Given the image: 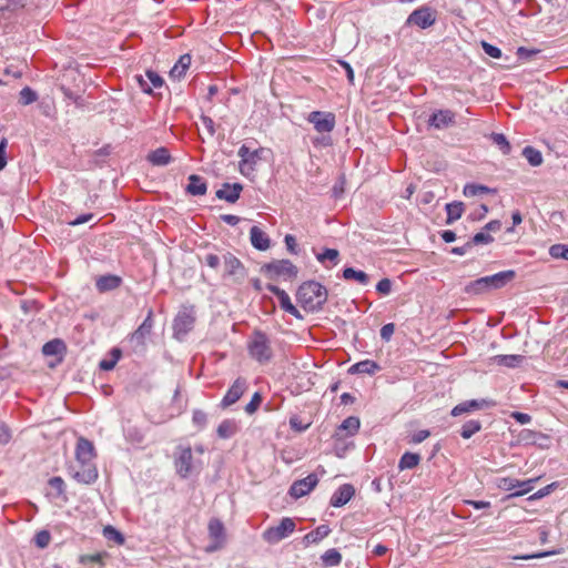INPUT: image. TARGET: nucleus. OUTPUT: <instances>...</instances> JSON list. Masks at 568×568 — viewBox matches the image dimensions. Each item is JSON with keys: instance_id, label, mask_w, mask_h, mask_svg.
<instances>
[{"instance_id": "f257e3e1", "label": "nucleus", "mask_w": 568, "mask_h": 568, "mask_svg": "<svg viewBox=\"0 0 568 568\" xmlns=\"http://www.w3.org/2000/svg\"><path fill=\"white\" fill-rule=\"evenodd\" d=\"M97 452L91 440L79 437L75 446V465L69 467L70 476L82 485H91L99 477L94 463Z\"/></svg>"}, {"instance_id": "f03ea898", "label": "nucleus", "mask_w": 568, "mask_h": 568, "mask_svg": "<svg viewBox=\"0 0 568 568\" xmlns=\"http://www.w3.org/2000/svg\"><path fill=\"white\" fill-rule=\"evenodd\" d=\"M296 300L308 312L322 310L327 301V290L316 281H307L300 285Z\"/></svg>"}, {"instance_id": "7ed1b4c3", "label": "nucleus", "mask_w": 568, "mask_h": 568, "mask_svg": "<svg viewBox=\"0 0 568 568\" xmlns=\"http://www.w3.org/2000/svg\"><path fill=\"white\" fill-rule=\"evenodd\" d=\"M246 348L250 357L258 364H267L274 356L270 337L260 329H255L250 335Z\"/></svg>"}, {"instance_id": "20e7f679", "label": "nucleus", "mask_w": 568, "mask_h": 568, "mask_svg": "<svg viewBox=\"0 0 568 568\" xmlns=\"http://www.w3.org/2000/svg\"><path fill=\"white\" fill-rule=\"evenodd\" d=\"M539 480V478H530V479H527V480H519V479H516V478H510V477H503V478H498L497 479V487L501 490H505V491H511V490H515V489H518L516 491H514L513 494H510L508 496V498H511V497H519V496H523L525 494H528L529 491H531L534 489V485Z\"/></svg>"}, {"instance_id": "39448f33", "label": "nucleus", "mask_w": 568, "mask_h": 568, "mask_svg": "<svg viewBox=\"0 0 568 568\" xmlns=\"http://www.w3.org/2000/svg\"><path fill=\"white\" fill-rule=\"evenodd\" d=\"M195 323V315L192 307H184L179 311L173 321V335L182 341L192 329Z\"/></svg>"}, {"instance_id": "423d86ee", "label": "nucleus", "mask_w": 568, "mask_h": 568, "mask_svg": "<svg viewBox=\"0 0 568 568\" xmlns=\"http://www.w3.org/2000/svg\"><path fill=\"white\" fill-rule=\"evenodd\" d=\"M295 521L292 518L284 517L277 526L264 530L263 539L271 545H275L288 537L295 530Z\"/></svg>"}, {"instance_id": "0eeeda50", "label": "nucleus", "mask_w": 568, "mask_h": 568, "mask_svg": "<svg viewBox=\"0 0 568 568\" xmlns=\"http://www.w3.org/2000/svg\"><path fill=\"white\" fill-rule=\"evenodd\" d=\"M270 278L283 276L285 278H294L297 276L298 268L290 260L272 261L262 266Z\"/></svg>"}, {"instance_id": "6e6552de", "label": "nucleus", "mask_w": 568, "mask_h": 568, "mask_svg": "<svg viewBox=\"0 0 568 568\" xmlns=\"http://www.w3.org/2000/svg\"><path fill=\"white\" fill-rule=\"evenodd\" d=\"M436 22V10L429 6H422L415 9L406 19V26H416L420 29H427Z\"/></svg>"}, {"instance_id": "1a4fd4ad", "label": "nucleus", "mask_w": 568, "mask_h": 568, "mask_svg": "<svg viewBox=\"0 0 568 568\" xmlns=\"http://www.w3.org/2000/svg\"><path fill=\"white\" fill-rule=\"evenodd\" d=\"M153 325V311L149 310L142 324L130 336V342L132 343L135 352L144 349L146 338L150 337Z\"/></svg>"}, {"instance_id": "9d476101", "label": "nucleus", "mask_w": 568, "mask_h": 568, "mask_svg": "<svg viewBox=\"0 0 568 568\" xmlns=\"http://www.w3.org/2000/svg\"><path fill=\"white\" fill-rule=\"evenodd\" d=\"M307 121L320 133H329L335 128V115L332 112L313 111L308 114Z\"/></svg>"}, {"instance_id": "9b49d317", "label": "nucleus", "mask_w": 568, "mask_h": 568, "mask_svg": "<svg viewBox=\"0 0 568 568\" xmlns=\"http://www.w3.org/2000/svg\"><path fill=\"white\" fill-rule=\"evenodd\" d=\"M262 152H263L262 148L251 152L248 146H246L245 144H243L239 149L237 154L241 158V161H240V172L243 175H247L248 174L247 170L248 171H253L254 170V165L261 159Z\"/></svg>"}, {"instance_id": "f8f14e48", "label": "nucleus", "mask_w": 568, "mask_h": 568, "mask_svg": "<svg viewBox=\"0 0 568 568\" xmlns=\"http://www.w3.org/2000/svg\"><path fill=\"white\" fill-rule=\"evenodd\" d=\"M247 389V382L244 377H237L231 387L227 389L223 399L221 400L220 406L222 408H227L231 405L235 404Z\"/></svg>"}, {"instance_id": "ddd939ff", "label": "nucleus", "mask_w": 568, "mask_h": 568, "mask_svg": "<svg viewBox=\"0 0 568 568\" xmlns=\"http://www.w3.org/2000/svg\"><path fill=\"white\" fill-rule=\"evenodd\" d=\"M495 406H496V402L493 399H486V398L470 399V400H466V402H463V403L456 405L452 409L450 414H452V416H459L462 414L469 413L473 410H479V409L490 408V407H495Z\"/></svg>"}, {"instance_id": "4468645a", "label": "nucleus", "mask_w": 568, "mask_h": 568, "mask_svg": "<svg viewBox=\"0 0 568 568\" xmlns=\"http://www.w3.org/2000/svg\"><path fill=\"white\" fill-rule=\"evenodd\" d=\"M193 454L190 447L182 448L175 457L174 466L176 474L182 478H187L193 470Z\"/></svg>"}, {"instance_id": "2eb2a0df", "label": "nucleus", "mask_w": 568, "mask_h": 568, "mask_svg": "<svg viewBox=\"0 0 568 568\" xmlns=\"http://www.w3.org/2000/svg\"><path fill=\"white\" fill-rule=\"evenodd\" d=\"M317 483L318 478L316 474H310L305 478L296 480L292 484L290 488V495L295 499L301 498L313 490Z\"/></svg>"}, {"instance_id": "dca6fc26", "label": "nucleus", "mask_w": 568, "mask_h": 568, "mask_svg": "<svg viewBox=\"0 0 568 568\" xmlns=\"http://www.w3.org/2000/svg\"><path fill=\"white\" fill-rule=\"evenodd\" d=\"M266 290L270 291L271 293H273L278 298L280 306L282 310H284L286 313L291 314L295 318H298V320L303 318L302 314L292 304L288 294L284 290H282L278 286L273 285V284H267Z\"/></svg>"}, {"instance_id": "f3484780", "label": "nucleus", "mask_w": 568, "mask_h": 568, "mask_svg": "<svg viewBox=\"0 0 568 568\" xmlns=\"http://www.w3.org/2000/svg\"><path fill=\"white\" fill-rule=\"evenodd\" d=\"M209 535L213 544L207 547V551H214L222 547L225 539V529L223 523L217 518H212L209 523Z\"/></svg>"}, {"instance_id": "a211bd4d", "label": "nucleus", "mask_w": 568, "mask_h": 568, "mask_svg": "<svg viewBox=\"0 0 568 568\" xmlns=\"http://www.w3.org/2000/svg\"><path fill=\"white\" fill-rule=\"evenodd\" d=\"M455 123V113L448 109L434 112L428 124L435 129H446Z\"/></svg>"}, {"instance_id": "6ab92c4d", "label": "nucleus", "mask_w": 568, "mask_h": 568, "mask_svg": "<svg viewBox=\"0 0 568 568\" xmlns=\"http://www.w3.org/2000/svg\"><path fill=\"white\" fill-rule=\"evenodd\" d=\"M355 495V488L351 484L339 486L331 497L329 504L333 507H342L346 505Z\"/></svg>"}, {"instance_id": "aec40b11", "label": "nucleus", "mask_w": 568, "mask_h": 568, "mask_svg": "<svg viewBox=\"0 0 568 568\" xmlns=\"http://www.w3.org/2000/svg\"><path fill=\"white\" fill-rule=\"evenodd\" d=\"M146 80L142 75H138L136 79L144 93L151 94L153 88H161L164 83L162 77L155 71L148 70L145 72Z\"/></svg>"}, {"instance_id": "412c9836", "label": "nucleus", "mask_w": 568, "mask_h": 568, "mask_svg": "<svg viewBox=\"0 0 568 568\" xmlns=\"http://www.w3.org/2000/svg\"><path fill=\"white\" fill-rule=\"evenodd\" d=\"M242 190L243 185L241 183H224L222 189L216 191L215 195L220 200L235 203L240 199Z\"/></svg>"}, {"instance_id": "4be33fe9", "label": "nucleus", "mask_w": 568, "mask_h": 568, "mask_svg": "<svg viewBox=\"0 0 568 568\" xmlns=\"http://www.w3.org/2000/svg\"><path fill=\"white\" fill-rule=\"evenodd\" d=\"M515 276V271L507 270L485 277L487 278V286L490 291L504 287L507 283L513 281Z\"/></svg>"}, {"instance_id": "5701e85b", "label": "nucleus", "mask_w": 568, "mask_h": 568, "mask_svg": "<svg viewBox=\"0 0 568 568\" xmlns=\"http://www.w3.org/2000/svg\"><path fill=\"white\" fill-rule=\"evenodd\" d=\"M67 352V346L62 339L54 338L52 341L47 342L42 346V353L45 356H57L58 362H62L63 355Z\"/></svg>"}, {"instance_id": "b1692460", "label": "nucleus", "mask_w": 568, "mask_h": 568, "mask_svg": "<svg viewBox=\"0 0 568 568\" xmlns=\"http://www.w3.org/2000/svg\"><path fill=\"white\" fill-rule=\"evenodd\" d=\"M250 239L252 245L258 251H266L270 247L268 235L258 226L251 227Z\"/></svg>"}, {"instance_id": "393cba45", "label": "nucleus", "mask_w": 568, "mask_h": 568, "mask_svg": "<svg viewBox=\"0 0 568 568\" xmlns=\"http://www.w3.org/2000/svg\"><path fill=\"white\" fill-rule=\"evenodd\" d=\"M189 184L186 186L187 193L191 195L197 196V195H204L207 191V184L205 180L196 174H191L189 176Z\"/></svg>"}, {"instance_id": "a878e982", "label": "nucleus", "mask_w": 568, "mask_h": 568, "mask_svg": "<svg viewBox=\"0 0 568 568\" xmlns=\"http://www.w3.org/2000/svg\"><path fill=\"white\" fill-rule=\"evenodd\" d=\"M381 371V366L371 359L361 361L354 365H352L348 369L351 374H368L374 375Z\"/></svg>"}, {"instance_id": "bb28decb", "label": "nucleus", "mask_w": 568, "mask_h": 568, "mask_svg": "<svg viewBox=\"0 0 568 568\" xmlns=\"http://www.w3.org/2000/svg\"><path fill=\"white\" fill-rule=\"evenodd\" d=\"M121 277L108 274L100 276L95 282V286L99 292H108L118 288L121 285Z\"/></svg>"}, {"instance_id": "cd10ccee", "label": "nucleus", "mask_w": 568, "mask_h": 568, "mask_svg": "<svg viewBox=\"0 0 568 568\" xmlns=\"http://www.w3.org/2000/svg\"><path fill=\"white\" fill-rule=\"evenodd\" d=\"M316 258L321 264L329 268L339 262V252L336 248H325L322 253L316 254Z\"/></svg>"}, {"instance_id": "c85d7f7f", "label": "nucleus", "mask_w": 568, "mask_h": 568, "mask_svg": "<svg viewBox=\"0 0 568 568\" xmlns=\"http://www.w3.org/2000/svg\"><path fill=\"white\" fill-rule=\"evenodd\" d=\"M329 532H331V529L327 525H321L317 528H315L314 530L306 534L303 538V541H304L305 546H308L311 544H317L322 539L327 537Z\"/></svg>"}, {"instance_id": "c756f323", "label": "nucleus", "mask_w": 568, "mask_h": 568, "mask_svg": "<svg viewBox=\"0 0 568 568\" xmlns=\"http://www.w3.org/2000/svg\"><path fill=\"white\" fill-rule=\"evenodd\" d=\"M148 160L153 164L158 166H164L168 165L172 158L170 155V152L166 148H159L154 151H152L148 155Z\"/></svg>"}, {"instance_id": "7c9ffc66", "label": "nucleus", "mask_w": 568, "mask_h": 568, "mask_svg": "<svg viewBox=\"0 0 568 568\" xmlns=\"http://www.w3.org/2000/svg\"><path fill=\"white\" fill-rule=\"evenodd\" d=\"M191 64V55L190 54H183L180 57L178 62L173 65V68L170 71V77L172 79L180 80L186 72Z\"/></svg>"}, {"instance_id": "2f4dec72", "label": "nucleus", "mask_w": 568, "mask_h": 568, "mask_svg": "<svg viewBox=\"0 0 568 568\" xmlns=\"http://www.w3.org/2000/svg\"><path fill=\"white\" fill-rule=\"evenodd\" d=\"M343 278L346 281H355L361 285H367L369 283V275L363 271L355 270L353 267H345L343 270Z\"/></svg>"}, {"instance_id": "473e14b6", "label": "nucleus", "mask_w": 568, "mask_h": 568, "mask_svg": "<svg viewBox=\"0 0 568 568\" xmlns=\"http://www.w3.org/2000/svg\"><path fill=\"white\" fill-rule=\"evenodd\" d=\"M422 460V457L419 454L417 453H410V452H406L402 455V457L399 458V462H398V469L402 471V470H405V469H413L415 467L418 466V464L420 463Z\"/></svg>"}, {"instance_id": "72a5a7b5", "label": "nucleus", "mask_w": 568, "mask_h": 568, "mask_svg": "<svg viewBox=\"0 0 568 568\" xmlns=\"http://www.w3.org/2000/svg\"><path fill=\"white\" fill-rule=\"evenodd\" d=\"M445 209L447 212L446 224L450 225L455 221H457L458 219L462 217V215L464 213V203L454 201V202L447 203Z\"/></svg>"}, {"instance_id": "f704fd0d", "label": "nucleus", "mask_w": 568, "mask_h": 568, "mask_svg": "<svg viewBox=\"0 0 568 568\" xmlns=\"http://www.w3.org/2000/svg\"><path fill=\"white\" fill-rule=\"evenodd\" d=\"M237 430V423L234 419H225L219 425L216 433L220 438L226 439L234 436Z\"/></svg>"}, {"instance_id": "c9c22d12", "label": "nucleus", "mask_w": 568, "mask_h": 568, "mask_svg": "<svg viewBox=\"0 0 568 568\" xmlns=\"http://www.w3.org/2000/svg\"><path fill=\"white\" fill-rule=\"evenodd\" d=\"M361 426V422L358 417L349 416L342 422V424L337 428L336 435L338 436L341 432H346V436H354Z\"/></svg>"}, {"instance_id": "e433bc0d", "label": "nucleus", "mask_w": 568, "mask_h": 568, "mask_svg": "<svg viewBox=\"0 0 568 568\" xmlns=\"http://www.w3.org/2000/svg\"><path fill=\"white\" fill-rule=\"evenodd\" d=\"M223 260L225 273L227 275H236L241 270L244 268L242 262L231 253H226L223 256Z\"/></svg>"}, {"instance_id": "4c0bfd02", "label": "nucleus", "mask_w": 568, "mask_h": 568, "mask_svg": "<svg viewBox=\"0 0 568 568\" xmlns=\"http://www.w3.org/2000/svg\"><path fill=\"white\" fill-rule=\"evenodd\" d=\"M465 292L468 295H480V294L489 292L488 286H487V278L484 276V277L477 278V280L468 283L465 286Z\"/></svg>"}, {"instance_id": "58836bf2", "label": "nucleus", "mask_w": 568, "mask_h": 568, "mask_svg": "<svg viewBox=\"0 0 568 568\" xmlns=\"http://www.w3.org/2000/svg\"><path fill=\"white\" fill-rule=\"evenodd\" d=\"M523 355H497L494 357L495 363L507 367H517L524 361Z\"/></svg>"}, {"instance_id": "ea45409f", "label": "nucleus", "mask_w": 568, "mask_h": 568, "mask_svg": "<svg viewBox=\"0 0 568 568\" xmlns=\"http://www.w3.org/2000/svg\"><path fill=\"white\" fill-rule=\"evenodd\" d=\"M321 559L326 567H335L342 562V555L337 549L331 548L321 556Z\"/></svg>"}, {"instance_id": "a19ab883", "label": "nucleus", "mask_w": 568, "mask_h": 568, "mask_svg": "<svg viewBox=\"0 0 568 568\" xmlns=\"http://www.w3.org/2000/svg\"><path fill=\"white\" fill-rule=\"evenodd\" d=\"M523 155L531 166H539L542 163L541 152L530 145L524 148Z\"/></svg>"}, {"instance_id": "79ce46f5", "label": "nucleus", "mask_w": 568, "mask_h": 568, "mask_svg": "<svg viewBox=\"0 0 568 568\" xmlns=\"http://www.w3.org/2000/svg\"><path fill=\"white\" fill-rule=\"evenodd\" d=\"M121 358V351L119 348H112L109 358H104L100 362L99 367L102 371H111L114 368L119 359Z\"/></svg>"}, {"instance_id": "37998d69", "label": "nucleus", "mask_w": 568, "mask_h": 568, "mask_svg": "<svg viewBox=\"0 0 568 568\" xmlns=\"http://www.w3.org/2000/svg\"><path fill=\"white\" fill-rule=\"evenodd\" d=\"M480 429H481V423L476 419H470L462 426L460 436L464 439H468L474 434L478 433Z\"/></svg>"}, {"instance_id": "c03bdc74", "label": "nucleus", "mask_w": 568, "mask_h": 568, "mask_svg": "<svg viewBox=\"0 0 568 568\" xmlns=\"http://www.w3.org/2000/svg\"><path fill=\"white\" fill-rule=\"evenodd\" d=\"M491 190L481 184L468 183L464 186L463 193L465 196L473 197L481 194H488Z\"/></svg>"}, {"instance_id": "a18cd8bd", "label": "nucleus", "mask_w": 568, "mask_h": 568, "mask_svg": "<svg viewBox=\"0 0 568 568\" xmlns=\"http://www.w3.org/2000/svg\"><path fill=\"white\" fill-rule=\"evenodd\" d=\"M519 438H520V440L525 442L526 444H537L538 439H542V440L549 439L548 436H546L541 433L531 430V429H523L519 434Z\"/></svg>"}, {"instance_id": "49530a36", "label": "nucleus", "mask_w": 568, "mask_h": 568, "mask_svg": "<svg viewBox=\"0 0 568 568\" xmlns=\"http://www.w3.org/2000/svg\"><path fill=\"white\" fill-rule=\"evenodd\" d=\"M493 143L498 146L503 154H509L511 146L503 133H493L490 135Z\"/></svg>"}, {"instance_id": "de8ad7c7", "label": "nucleus", "mask_w": 568, "mask_h": 568, "mask_svg": "<svg viewBox=\"0 0 568 568\" xmlns=\"http://www.w3.org/2000/svg\"><path fill=\"white\" fill-rule=\"evenodd\" d=\"M38 100V94L29 87H24L19 93V102L22 105H29Z\"/></svg>"}, {"instance_id": "09e8293b", "label": "nucleus", "mask_w": 568, "mask_h": 568, "mask_svg": "<svg viewBox=\"0 0 568 568\" xmlns=\"http://www.w3.org/2000/svg\"><path fill=\"white\" fill-rule=\"evenodd\" d=\"M103 536L109 540V541H113L115 542L116 545H122L124 544V537L123 535L118 530L115 529L114 527L112 526H106L104 529H103Z\"/></svg>"}, {"instance_id": "8fccbe9b", "label": "nucleus", "mask_w": 568, "mask_h": 568, "mask_svg": "<svg viewBox=\"0 0 568 568\" xmlns=\"http://www.w3.org/2000/svg\"><path fill=\"white\" fill-rule=\"evenodd\" d=\"M51 489L54 491V496L59 497L65 491V483L60 476L51 477L48 481Z\"/></svg>"}, {"instance_id": "3c124183", "label": "nucleus", "mask_w": 568, "mask_h": 568, "mask_svg": "<svg viewBox=\"0 0 568 568\" xmlns=\"http://www.w3.org/2000/svg\"><path fill=\"white\" fill-rule=\"evenodd\" d=\"M549 254L554 258H562L568 261V245L554 244L549 248Z\"/></svg>"}, {"instance_id": "603ef678", "label": "nucleus", "mask_w": 568, "mask_h": 568, "mask_svg": "<svg viewBox=\"0 0 568 568\" xmlns=\"http://www.w3.org/2000/svg\"><path fill=\"white\" fill-rule=\"evenodd\" d=\"M33 540L37 547L43 549L49 546L51 541V534L49 530L45 529L40 530L36 534Z\"/></svg>"}, {"instance_id": "864d4df0", "label": "nucleus", "mask_w": 568, "mask_h": 568, "mask_svg": "<svg viewBox=\"0 0 568 568\" xmlns=\"http://www.w3.org/2000/svg\"><path fill=\"white\" fill-rule=\"evenodd\" d=\"M261 403H262V395L257 392L254 393L251 400L245 406V412L248 415L254 414L258 409Z\"/></svg>"}, {"instance_id": "5fc2aeb1", "label": "nucleus", "mask_w": 568, "mask_h": 568, "mask_svg": "<svg viewBox=\"0 0 568 568\" xmlns=\"http://www.w3.org/2000/svg\"><path fill=\"white\" fill-rule=\"evenodd\" d=\"M493 241H494V239L490 234L485 233V232H478L471 237L469 243H471V246H473V245H480V244H489Z\"/></svg>"}, {"instance_id": "6e6d98bb", "label": "nucleus", "mask_w": 568, "mask_h": 568, "mask_svg": "<svg viewBox=\"0 0 568 568\" xmlns=\"http://www.w3.org/2000/svg\"><path fill=\"white\" fill-rule=\"evenodd\" d=\"M192 422L197 428H204L207 422L206 413L201 409H195L193 412Z\"/></svg>"}, {"instance_id": "4d7b16f0", "label": "nucleus", "mask_w": 568, "mask_h": 568, "mask_svg": "<svg viewBox=\"0 0 568 568\" xmlns=\"http://www.w3.org/2000/svg\"><path fill=\"white\" fill-rule=\"evenodd\" d=\"M540 51L537 50V49H527L525 47H519L517 49V57L518 59L523 60V61H529L532 57H535L536 54H538Z\"/></svg>"}, {"instance_id": "13d9d810", "label": "nucleus", "mask_w": 568, "mask_h": 568, "mask_svg": "<svg viewBox=\"0 0 568 568\" xmlns=\"http://www.w3.org/2000/svg\"><path fill=\"white\" fill-rule=\"evenodd\" d=\"M481 48L487 55H489L494 59L501 58V50L499 48H497L486 41L481 42Z\"/></svg>"}, {"instance_id": "bf43d9fd", "label": "nucleus", "mask_w": 568, "mask_h": 568, "mask_svg": "<svg viewBox=\"0 0 568 568\" xmlns=\"http://www.w3.org/2000/svg\"><path fill=\"white\" fill-rule=\"evenodd\" d=\"M11 438L12 434L10 428L3 422H0V446L9 444Z\"/></svg>"}, {"instance_id": "052dcab7", "label": "nucleus", "mask_w": 568, "mask_h": 568, "mask_svg": "<svg viewBox=\"0 0 568 568\" xmlns=\"http://www.w3.org/2000/svg\"><path fill=\"white\" fill-rule=\"evenodd\" d=\"M103 557L104 556L102 554H100V552L92 554V555H82V556H80L79 561L82 565H87V564H102Z\"/></svg>"}, {"instance_id": "680f3d73", "label": "nucleus", "mask_w": 568, "mask_h": 568, "mask_svg": "<svg viewBox=\"0 0 568 568\" xmlns=\"http://www.w3.org/2000/svg\"><path fill=\"white\" fill-rule=\"evenodd\" d=\"M376 291L382 295H388L392 292V281L387 277L382 278L376 285Z\"/></svg>"}, {"instance_id": "e2e57ef3", "label": "nucleus", "mask_w": 568, "mask_h": 568, "mask_svg": "<svg viewBox=\"0 0 568 568\" xmlns=\"http://www.w3.org/2000/svg\"><path fill=\"white\" fill-rule=\"evenodd\" d=\"M557 486V483H551L536 491L532 496H530V499L544 498L545 496L549 495Z\"/></svg>"}, {"instance_id": "0e129e2a", "label": "nucleus", "mask_w": 568, "mask_h": 568, "mask_svg": "<svg viewBox=\"0 0 568 568\" xmlns=\"http://www.w3.org/2000/svg\"><path fill=\"white\" fill-rule=\"evenodd\" d=\"M395 332V324L394 323H387L382 326L381 328V338L385 342H388L393 334Z\"/></svg>"}, {"instance_id": "69168bd1", "label": "nucleus", "mask_w": 568, "mask_h": 568, "mask_svg": "<svg viewBox=\"0 0 568 568\" xmlns=\"http://www.w3.org/2000/svg\"><path fill=\"white\" fill-rule=\"evenodd\" d=\"M430 436V432L427 430V429H422V430H418L416 433H414L409 439V443L412 444H420L422 442H424L426 438H428Z\"/></svg>"}, {"instance_id": "338daca9", "label": "nucleus", "mask_w": 568, "mask_h": 568, "mask_svg": "<svg viewBox=\"0 0 568 568\" xmlns=\"http://www.w3.org/2000/svg\"><path fill=\"white\" fill-rule=\"evenodd\" d=\"M290 426L296 432H304L308 428L310 424L304 425L297 416H293L290 418Z\"/></svg>"}, {"instance_id": "774afa93", "label": "nucleus", "mask_w": 568, "mask_h": 568, "mask_svg": "<svg viewBox=\"0 0 568 568\" xmlns=\"http://www.w3.org/2000/svg\"><path fill=\"white\" fill-rule=\"evenodd\" d=\"M201 121H202L203 125L205 126L209 135L213 136L215 134V125H214L213 120L210 116L202 114Z\"/></svg>"}]
</instances>
